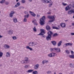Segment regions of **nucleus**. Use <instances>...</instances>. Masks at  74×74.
I'll use <instances>...</instances> for the list:
<instances>
[{"label":"nucleus","instance_id":"3c124183","mask_svg":"<svg viewBox=\"0 0 74 74\" xmlns=\"http://www.w3.org/2000/svg\"><path fill=\"white\" fill-rule=\"evenodd\" d=\"M25 14H27V15H28V14H29V13H28V12L26 11H25L24 12Z\"/></svg>","mask_w":74,"mask_h":74},{"label":"nucleus","instance_id":"423d86ee","mask_svg":"<svg viewBox=\"0 0 74 74\" xmlns=\"http://www.w3.org/2000/svg\"><path fill=\"white\" fill-rule=\"evenodd\" d=\"M47 17V18L50 19H52L51 21H49V22H52L55 21V17L54 16H48Z\"/></svg>","mask_w":74,"mask_h":74},{"label":"nucleus","instance_id":"603ef678","mask_svg":"<svg viewBox=\"0 0 74 74\" xmlns=\"http://www.w3.org/2000/svg\"><path fill=\"white\" fill-rule=\"evenodd\" d=\"M47 14H48L49 15L51 14V12H49L47 13Z\"/></svg>","mask_w":74,"mask_h":74},{"label":"nucleus","instance_id":"f704fd0d","mask_svg":"<svg viewBox=\"0 0 74 74\" xmlns=\"http://www.w3.org/2000/svg\"><path fill=\"white\" fill-rule=\"evenodd\" d=\"M29 14H28V15H25L24 16V18L27 19V18H29Z\"/></svg>","mask_w":74,"mask_h":74},{"label":"nucleus","instance_id":"4c0bfd02","mask_svg":"<svg viewBox=\"0 0 74 74\" xmlns=\"http://www.w3.org/2000/svg\"><path fill=\"white\" fill-rule=\"evenodd\" d=\"M41 36V37H43V38H45V36L44 35V34H42V35H39V36Z\"/></svg>","mask_w":74,"mask_h":74},{"label":"nucleus","instance_id":"c9c22d12","mask_svg":"<svg viewBox=\"0 0 74 74\" xmlns=\"http://www.w3.org/2000/svg\"><path fill=\"white\" fill-rule=\"evenodd\" d=\"M3 55V53L2 52L0 51V58H1Z\"/></svg>","mask_w":74,"mask_h":74},{"label":"nucleus","instance_id":"69168bd1","mask_svg":"<svg viewBox=\"0 0 74 74\" xmlns=\"http://www.w3.org/2000/svg\"><path fill=\"white\" fill-rule=\"evenodd\" d=\"M71 26H72L71 25H70L69 26V27H71Z\"/></svg>","mask_w":74,"mask_h":74},{"label":"nucleus","instance_id":"bf43d9fd","mask_svg":"<svg viewBox=\"0 0 74 74\" xmlns=\"http://www.w3.org/2000/svg\"><path fill=\"white\" fill-rule=\"evenodd\" d=\"M21 8H22V7H21V6L20 7L18 8V9H19V10H21Z\"/></svg>","mask_w":74,"mask_h":74},{"label":"nucleus","instance_id":"338daca9","mask_svg":"<svg viewBox=\"0 0 74 74\" xmlns=\"http://www.w3.org/2000/svg\"><path fill=\"white\" fill-rule=\"evenodd\" d=\"M18 1H19V0H16V2H18Z\"/></svg>","mask_w":74,"mask_h":74},{"label":"nucleus","instance_id":"ea45409f","mask_svg":"<svg viewBox=\"0 0 74 74\" xmlns=\"http://www.w3.org/2000/svg\"><path fill=\"white\" fill-rule=\"evenodd\" d=\"M65 52L66 53H67V54H70V51L67 50H66L65 51Z\"/></svg>","mask_w":74,"mask_h":74},{"label":"nucleus","instance_id":"c756f323","mask_svg":"<svg viewBox=\"0 0 74 74\" xmlns=\"http://www.w3.org/2000/svg\"><path fill=\"white\" fill-rule=\"evenodd\" d=\"M69 57L70 58H71V59H74V55H69Z\"/></svg>","mask_w":74,"mask_h":74},{"label":"nucleus","instance_id":"7c9ffc66","mask_svg":"<svg viewBox=\"0 0 74 74\" xmlns=\"http://www.w3.org/2000/svg\"><path fill=\"white\" fill-rule=\"evenodd\" d=\"M47 74H52V71H48L46 72Z\"/></svg>","mask_w":74,"mask_h":74},{"label":"nucleus","instance_id":"9b49d317","mask_svg":"<svg viewBox=\"0 0 74 74\" xmlns=\"http://www.w3.org/2000/svg\"><path fill=\"white\" fill-rule=\"evenodd\" d=\"M15 14V12L14 11H11L10 13L9 16L10 18H12L13 16V15Z\"/></svg>","mask_w":74,"mask_h":74},{"label":"nucleus","instance_id":"72a5a7b5","mask_svg":"<svg viewBox=\"0 0 74 74\" xmlns=\"http://www.w3.org/2000/svg\"><path fill=\"white\" fill-rule=\"evenodd\" d=\"M32 73L33 74H38V72H37V71H34L32 72Z\"/></svg>","mask_w":74,"mask_h":74},{"label":"nucleus","instance_id":"c03bdc74","mask_svg":"<svg viewBox=\"0 0 74 74\" xmlns=\"http://www.w3.org/2000/svg\"><path fill=\"white\" fill-rule=\"evenodd\" d=\"M58 36V34L57 33H55L53 35V37H56V36Z\"/></svg>","mask_w":74,"mask_h":74},{"label":"nucleus","instance_id":"f3484780","mask_svg":"<svg viewBox=\"0 0 74 74\" xmlns=\"http://www.w3.org/2000/svg\"><path fill=\"white\" fill-rule=\"evenodd\" d=\"M4 47L6 49H10V46L7 45H4Z\"/></svg>","mask_w":74,"mask_h":74},{"label":"nucleus","instance_id":"e2e57ef3","mask_svg":"<svg viewBox=\"0 0 74 74\" xmlns=\"http://www.w3.org/2000/svg\"><path fill=\"white\" fill-rule=\"evenodd\" d=\"M30 2H32V0H28Z\"/></svg>","mask_w":74,"mask_h":74},{"label":"nucleus","instance_id":"b1692460","mask_svg":"<svg viewBox=\"0 0 74 74\" xmlns=\"http://www.w3.org/2000/svg\"><path fill=\"white\" fill-rule=\"evenodd\" d=\"M21 64H27L24 60H22L21 61Z\"/></svg>","mask_w":74,"mask_h":74},{"label":"nucleus","instance_id":"473e14b6","mask_svg":"<svg viewBox=\"0 0 74 74\" xmlns=\"http://www.w3.org/2000/svg\"><path fill=\"white\" fill-rule=\"evenodd\" d=\"M33 31H34V32H37V29H36V26H34V28H33Z\"/></svg>","mask_w":74,"mask_h":74},{"label":"nucleus","instance_id":"4be33fe9","mask_svg":"<svg viewBox=\"0 0 74 74\" xmlns=\"http://www.w3.org/2000/svg\"><path fill=\"white\" fill-rule=\"evenodd\" d=\"M62 40H61L57 44V45L58 47H60V45H62Z\"/></svg>","mask_w":74,"mask_h":74},{"label":"nucleus","instance_id":"1a4fd4ad","mask_svg":"<svg viewBox=\"0 0 74 74\" xmlns=\"http://www.w3.org/2000/svg\"><path fill=\"white\" fill-rule=\"evenodd\" d=\"M71 8V5H69L67 6L65 8V10L67 11L68 10H69L70 9V8Z\"/></svg>","mask_w":74,"mask_h":74},{"label":"nucleus","instance_id":"8fccbe9b","mask_svg":"<svg viewBox=\"0 0 74 74\" xmlns=\"http://www.w3.org/2000/svg\"><path fill=\"white\" fill-rule=\"evenodd\" d=\"M62 4L64 5V6H66V5L67 3H62Z\"/></svg>","mask_w":74,"mask_h":74},{"label":"nucleus","instance_id":"cd10ccee","mask_svg":"<svg viewBox=\"0 0 74 74\" xmlns=\"http://www.w3.org/2000/svg\"><path fill=\"white\" fill-rule=\"evenodd\" d=\"M30 67V65H25L24 67L25 69H28L29 67Z\"/></svg>","mask_w":74,"mask_h":74},{"label":"nucleus","instance_id":"de8ad7c7","mask_svg":"<svg viewBox=\"0 0 74 74\" xmlns=\"http://www.w3.org/2000/svg\"><path fill=\"white\" fill-rule=\"evenodd\" d=\"M5 4L6 5H8L9 4V2L8 1H6L5 2Z\"/></svg>","mask_w":74,"mask_h":74},{"label":"nucleus","instance_id":"5fc2aeb1","mask_svg":"<svg viewBox=\"0 0 74 74\" xmlns=\"http://www.w3.org/2000/svg\"><path fill=\"white\" fill-rule=\"evenodd\" d=\"M71 54H72V55L74 54V52H73V51H71Z\"/></svg>","mask_w":74,"mask_h":74},{"label":"nucleus","instance_id":"9d476101","mask_svg":"<svg viewBox=\"0 0 74 74\" xmlns=\"http://www.w3.org/2000/svg\"><path fill=\"white\" fill-rule=\"evenodd\" d=\"M40 32V33L39 34H38V36H39V35H42V34H45V32L44 29H41Z\"/></svg>","mask_w":74,"mask_h":74},{"label":"nucleus","instance_id":"c85d7f7f","mask_svg":"<svg viewBox=\"0 0 74 74\" xmlns=\"http://www.w3.org/2000/svg\"><path fill=\"white\" fill-rule=\"evenodd\" d=\"M5 0H2L0 1V3L2 4H4L5 3Z\"/></svg>","mask_w":74,"mask_h":74},{"label":"nucleus","instance_id":"774afa93","mask_svg":"<svg viewBox=\"0 0 74 74\" xmlns=\"http://www.w3.org/2000/svg\"><path fill=\"white\" fill-rule=\"evenodd\" d=\"M73 8H74V4H73Z\"/></svg>","mask_w":74,"mask_h":74},{"label":"nucleus","instance_id":"20e7f679","mask_svg":"<svg viewBox=\"0 0 74 74\" xmlns=\"http://www.w3.org/2000/svg\"><path fill=\"white\" fill-rule=\"evenodd\" d=\"M45 19V16H43L42 18L40 19V24L41 25H44V20Z\"/></svg>","mask_w":74,"mask_h":74},{"label":"nucleus","instance_id":"2f4dec72","mask_svg":"<svg viewBox=\"0 0 74 74\" xmlns=\"http://www.w3.org/2000/svg\"><path fill=\"white\" fill-rule=\"evenodd\" d=\"M70 66L71 68H74V64H70Z\"/></svg>","mask_w":74,"mask_h":74},{"label":"nucleus","instance_id":"4468645a","mask_svg":"<svg viewBox=\"0 0 74 74\" xmlns=\"http://www.w3.org/2000/svg\"><path fill=\"white\" fill-rule=\"evenodd\" d=\"M73 13H74V9L68 11V14L69 15H71V14H73Z\"/></svg>","mask_w":74,"mask_h":74},{"label":"nucleus","instance_id":"49530a36","mask_svg":"<svg viewBox=\"0 0 74 74\" xmlns=\"http://www.w3.org/2000/svg\"><path fill=\"white\" fill-rule=\"evenodd\" d=\"M45 63H48V62H49L48 60H45Z\"/></svg>","mask_w":74,"mask_h":74},{"label":"nucleus","instance_id":"a878e982","mask_svg":"<svg viewBox=\"0 0 74 74\" xmlns=\"http://www.w3.org/2000/svg\"><path fill=\"white\" fill-rule=\"evenodd\" d=\"M33 71V69H29L28 70L27 72L28 73H32Z\"/></svg>","mask_w":74,"mask_h":74},{"label":"nucleus","instance_id":"412c9836","mask_svg":"<svg viewBox=\"0 0 74 74\" xmlns=\"http://www.w3.org/2000/svg\"><path fill=\"white\" fill-rule=\"evenodd\" d=\"M20 5H21V3L19 2H18L16 5L14 7H19V6H20Z\"/></svg>","mask_w":74,"mask_h":74},{"label":"nucleus","instance_id":"864d4df0","mask_svg":"<svg viewBox=\"0 0 74 74\" xmlns=\"http://www.w3.org/2000/svg\"><path fill=\"white\" fill-rule=\"evenodd\" d=\"M71 34V36H74V33H72Z\"/></svg>","mask_w":74,"mask_h":74},{"label":"nucleus","instance_id":"6e6552de","mask_svg":"<svg viewBox=\"0 0 74 74\" xmlns=\"http://www.w3.org/2000/svg\"><path fill=\"white\" fill-rule=\"evenodd\" d=\"M24 60L25 62L27 63H28L30 62V61L29 60V58L27 57H25L24 58Z\"/></svg>","mask_w":74,"mask_h":74},{"label":"nucleus","instance_id":"58836bf2","mask_svg":"<svg viewBox=\"0 0 74 74\" xmlns=\"http://www.w3.org/2000/svg\"><path fill=\"white\" fill-rule=\"evenodd\" d=\"M12 39H13V40H16V39H17V37H16V36H13L12 37Z\"/></svg>","mask_w":74,"mask_h":74},{"label":"nucleus","instance_id":"a18cd8bd","mask_svg":"<svg viewBox=\"0 0 74 74\" xmlns=\"http://www.w3.org/2000/svg\"><path fill=\"white\" fill-rule=\"evenodd\" d=\"M34 25H35V26H37V25H38V24H37V22L34 23Z\"/></svg>","mask_w":74,"mask_h":74},{"label":"nucleus","instance_id":"ddd939ff","mask_svg":"<svg viewBox=\"0 0 74 74\" xmlns=\"http://www.w3.org/2000/svg\"><path fill=\"white\" fill-rule=\"evenodd\" d=\"M14 30L12 29H10V30H9L8 31V33L9 34H10V35H11L14 34Z\"/></svg>","mask_w":74,"mask_h":74},{"label":"nucleus","instance_id":"393cba45","mask_svg":"<svg viewBox=\"0 0 74 74\" xmlns=\"http://www.w3.org/2000/svg\"><path fill=\"white\" fill-rule=\"evenodd\" d=\"M13 22L14 23H17L18 22V20L17 18H14L13 19Z\"/></svg>","mask_w":74,"mask_h":74},{"label":"nucleus","instance_id":"4d7b16f0","mask_svg":"<svg viewBox=\"0 0 74 74\" xmlns=\"http://www.w3.org/2000/svg\"><path fill=\"white\" fill-rule=\"evenodd\" d=\"M36 21V20H33L32 21L33 23H34V22H35V21Z\"/></svg>","mask_w":74,"mask_h":74},{"label":"nucleus","instance_id":"79ce46f5","mask_svg":"<svg viewBox=\"0 0 74 74\" xmlns=\"http://www.w3.org/2000/svg\"><path fill=\"white\" fill-rule=\"evenodd\" d=\"M21 3H26V1H25V0H21Z\"/></svg>","mask_w":74,"mask_h":74},{"label":"nucleus","instance_id":"13d9d810","mask_svg":"<svg viewBox=\"0 0 74 74\" xmlns=\"http://www.w3.org/2000/svg\"><path fill=\"white\" fill-rule=\"evenodd\" d=\"M3 37V36H1L0 35V38H2Z\"/></svg>","mask_w":74,"mask_h":74},{"label":"nucleus","instance_id":"0eeeda50","mask_svg":"<svg viewBox=\"0 0 74 74\" xmlns=\"http://www.w3.org/2000/svg\"><path fill=\"white\" fill-rule=\"evenodd\" d=\"M73 45V44L71 43H68L64 44L63 45V47L64 48H65L68 47V46H71Z\"/></svg>","mask_w":74,"mask_h":74},{"label":"nucleus","instance_id":"bb28decb","mask_svg":"<svg viewBox=\"0 0 74 74\" xmlns=\"http://www.w3.org/2000/svg\"><path fill=\"white\" fill-rule=\"evenodd\" d=\"M46 29L47 30H51V27L49 26H47L46 27Z\"/></svg>","mask_w":74,"mask_h":74},{"label":"nucleus","instance_id":"5701e85b","mask_svg":"<svg viewBox=\"0 0 74 74\" xmlns=\"http://www.w3.org/2000/svg\"><path fill=\"white\" fill-rule=\"evenodd\" d=\"M51 53V56L52 57H54V56H56L57 55L55 53L52 52Z\"/></svg>","mask_w":74,"mask_h":74},{"label":"nucleus","instance_id":"a211bd4d","mask_svg":"<svg viewBox=\"0 0 74 74\" xmlns=\"http://www.w3.org/2000/svg\"><path fill=\"white\" fill-rule=\"evenodd\" d=\"M6 56L7 58H10V57L11 54L10 53H9V52H6Z\"/></svg>","mask_w":74,"mask_h":74},{"label":"nucleus","instance_id":"7ed1b4c3","mask_svg":"<svg viewBox=\"0 0 74 74\" xmlns=\"http://www.w3.org/2000/svg\"><path fill=\"white\" fill-rule=\"evenodd\" d=\"M50 51L51 52H57V53H59L61 51L60 48L56 47H55L53 49H50Z\"/></svg>","mask_w":74,"mask_h":74},{"label":"nucleus","instance_id":"6e6d98bb","mask_svg":"<svg viewBox=\"0 0 74 74\" xmlns=\"http://www.w3.org/2000/svg\"><path fill=\"white\" fill-rule=\"evenodd\" d=\"M40 16L39 15L37 14V17H38V18H40Z\"/></svg>","mask_w":74,"mask_h":74},{"label":"nucleus","instance_id":"aec40b11","mask_svg":"<svg viewBox=\"0 0 74 74\" xmlns=\"http://www.w3.org/2000/svg\"><path fill=\"white\" fill-rule=\"evenodd\" d=\"M51 43H52V45L54 46H55L56 45V42L55 41H52L51 42Z\"/></svg>","mask_w":74,"mask_h":74},{"label":"nucleus","instance_id":"a19ab883","mask_svg":"<svg viewBox=\"0 0 74 74\" xmlns=\"http://www.w3.org/2000/svg\"><path fill=\"white\" fill-rule=\"evenodd\" d=\"M23 21L24 22H27V18H24L23 19Z\"/></svg>","mask_w":74,"mask_h":74},{"label":"nucleus","instance_id":"f257e3e1","mask_svg":"<svg viewBox=\"0 0 74 74\" xmlns=\"http://www.w3.org/2000/svg\"><path fill=\"white\" fill-rule=\"evenodd\" d=\"M49 1H51V0H49ZM41 1L44 4H48V3H49V7H51L53 5V2L52 1H49L48 0H41Z\"/></svg>","mask_w":74,"mask_h":74},{"label":"nucleus","instance_id":"dca6fc26","mask_svg":"<svg viewBox=\"0 0 74 74\" xmlns=\"http://www.w3.org/2000/svg\"><path fill=\"white\" fill-rule=\"evenodd\" d=\"M26 48L27 49H29L31 51H33V48H32V47H30L29 46H27L26 47Z\"/></svg>","mask_w":74,"mask_h":74},{"label":"nucleus","instance_id":"09e8293b","mask_svg":"<svg viewBox=\"0 0 74 74\" xmlns=\"http://www.w3.org/2000/svg\"><path fill=\"white\" fill-rule=\"evenodd\" d=\"M45 63V60H43L42 61V63L43 64H44Z\"/></svg>","mask_w":74,"mask_h":74},{"label":"nucleus","instance_id":"6ab92c4d","mask_svg":"<svg viewBox=\"0 0 74 74\" xmlns=\"http://www.w3.org/2000/svg\"><path fill=\"white\" fill-rule=\"evenodd\" d=\"M60 25L63 28H64V27H66V24L65 23H61L60 24Z\"/></svg>","mask_w":74,"mask_h":74},{"label":"nucleus","instance_id":"39448f33","mask_svg":"<svg viewBox=\"0 0 74 74\" xmlns=\"http://www.w3.org/2000/svg\"><path fill=\"white\" fill-rule=\"evenodd\" d=\"M37 42H35L34 41L28 43V45L29 47H33L37 45Z\"/></svg>","mask_w":74,"mask_h":74},{"label":"nucleus","instance_id":"680f3d73","mask_svg":"<svg viewBox=\"0 0 74 74\" xmlns=\"http://www.w3.org/2000/svg\"><path fill=\"white\" fill-rule=\"evenodd\" d=\"M14 74H16V71H14Z\"/></svg>","mask_w":74,"mask_h":74},{"label":"nucleus","instance_id":"0e129e2a","mask_svg":"<svg viewBox=\"0 0 74 74\" xmlns=\"http://www.w3.org/2000/svg\"><path fill=\"white\" fill-rule=\"evenodd\" d=\"M69 74H73V72H71Z\"/></svg>","mask_w":74,"mask_h":74},{"label":"nucleus","instance_id":"e433bc0d","mask_svg":"<svg viewBox=\"0 0 74 74\" xmlns=\"http://www.w3.org/2000/svg\"><path fill=\"white\" fill-rule=\"evenodd\" d=\"M53 28L54 29H56V30H59L60 29L59 28L57 27H53Z\"/></svg>","mask_w":74,"mask_h":74},{"label":"nucleus","instance_id":"37998d69","mask_svg":"<svg viewBox=\"0 0 74 74\" xmlns=\"http://www.w3.org/2000/svg\"><path fill=\"white\" fill-rule=\"evenodd\" d=\"M48 56L49 57H50V58H52V54H51V53H50V54H49L48 55Z\"/></svg>","mask_w":74,"mask_h":74},{"label":"nucleus","instance_id":"f03ea898","mask_svg":"<svg viewBox=\"0 0 74 74\" xmlns=\"http://www.w3.org/2000/svg\"><path fill=\"white\" fill-rule=\"evenodd\" d=\"M47 34L48 35L46 38V40H47V41L51 40L52 35V34H53L52 32L50 31L48 32Z\"/></svg>","mask_w":74,"mask_h":74},{"label":"nucleus","instance_id":"f8f14e48","mask_svg":"<svg viewBox=\"0 0 74 74\" xmlns=\"http://www.w3.org/2000/svg\"><path fill=\"white\" fill-rule=\"evenodd\" d=\"M29 14L33 17H35L36 16V15L33 12L30 11L29 12Z\"/></svg>","mask_w":74,"mask_h":74},{"label":"nucleus","instance_id":"052dcab7","mask_svg":"<svg viewBox=\"0 0 74 74\" xmlns=\"http://www.w3.org/2000/svg\"><path fill=\"white\" fill-rule=\"evenodd\" d=\"M72 26H74V23H72Z\"/></svg>","mask_w":74,"mask_h":74},{"label":"nucleus","instance_id":"2eb2a0df","mask_svg":"<svg viewBox=\"0 0 74 74\" xmlns=\"http://www.w3.org/2000/svg\"><path fill=\"white\" fill-rule=\"evenodd\" d=\"M39 67V64H37L35 65L34 66V69L35 70H37L38 68Z\"/></svg>","mask_w":74,"mask_h":74}]
</instances>
